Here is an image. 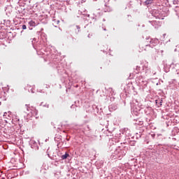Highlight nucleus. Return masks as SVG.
Instances as JSON below:
<instances>
[{"mask_svg":"<svg viewBox=\"0 0 179 179\" xmlns=\"http://www.w3.org/2000/svg\"><path fill=\"white\" fill-rule=\"evenodd\" d=\"M27 107V111H30L31 114L32 115H34V114H37V110L36 109V108L31 106H29V105H26Z\"/></svg>","mask_w":179,"mask_h":179,"instance_id":"nucleus-1","label":"nucleus"},{"mask_svg":"<svg viewBox=\"0 0 179 179\" xmlns=\"http://www.w3.org/2000/svg\"><path fill=\"white\" fill-rule=\"evenodd\" d=\"M29 26H31L32 27H36V22L31 20L29 22Z\"/></svg>","mask_w":179,"mask_h":179,"instance_id":"nucleus-2","label":"nucleus"},{"mask_svg":"<svg viewBox=\"0 0 179 179\" xmlns=\"http://www.w3.org/2000/svg\"><path fill=\"white\" fill-rule=\"evenodd\" d=\"M69 156V154L66 153L65 155L62 156V159H63V160H65V159H67Z\"/></svg>","mask_w":179,"mask_h":179,"instance_id":"nucleus-3","label":"nucleus"},{"mask_svg":"<svg viewBox=\"0 0 179 179\" xmlns=\"http://www.w3.org/2000/svg\"><path fill=\"white\" fill-rule=\"evenodd\" d=\"M84 130L83 131V134H85V132H86V131H90V127H89V125L87 126V129L86 128L83 129Z\"/></svg>","mask_w":179,"mask_h":179,"instance_id":"nucleus-4","label":"nucleus"},{"mask_svg":"<svg viewBox=\"0 0 179 179\" xmlns=\"http://www.w3.org/2000/svg\"><path fill=\"white\" fill-rule=\"evenodd\" d=\"M152 0H147V1H145V3H146V5H150V3H152Z\"/></svg>","mask_w":179,"mask_h":179,"instance_id":"nucleus-5","label":"nucleus"},{"mask_svg":"<svg viewBox=\"0 0 179 179\" xmlns=\"http://www.w3.org/2000/svg\"><path fill=\"white\" fill-rule=\"evenodd\" d=\"M26 29H27V27H26V25H22V29L23 30H26Z\"/></svg>","mask_w":179,"mask_h":179,"instance_id":"nucleus-6","label":"nucleus"},{"mask_svg":"<svg viewBox=\"0 0 179 179\" xmlns=\"http://www.w3.org/2000/svg\"><path fill=\"white\" fill-rule=\"evenodd\" d=\"M160 106H162V101L160 102Z\"/></svg>","mask_w":179,"mask_h":179,"instance_id":"nucleus-7","label":"nucleus"},{"mask_svg":"<svg viewBox=\"0 0 179 179\" xmlns=\"http://www.w3.org/2000/svg\"><path fill=\"white\" fill-rule=\"evenodd\" d=\"M156 103H157V100L156 101Z\"/></svg>","mask_w":179,"mask_h":179,"instance_id":"nucleus-8","label":"nucleus"}]
</instances>
